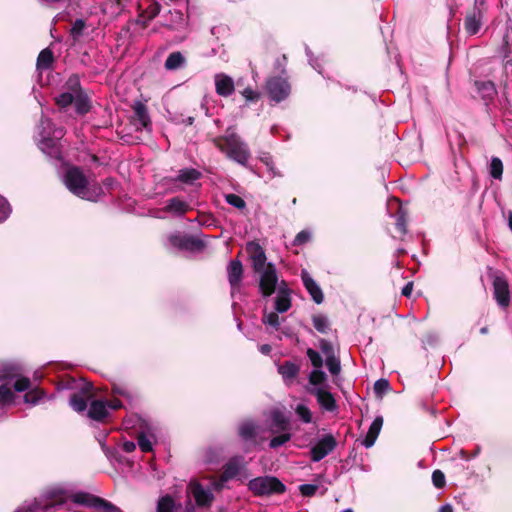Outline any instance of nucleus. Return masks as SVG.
<instances>
[{"label": "nucleus", "instance_id": "f257e3e1", "mask_svg": "<svg viewBox=\"0 0 512 512\" xmlns=\"http://www.w3.org/2000/svg\"><path fill=\"white\" fill-rule=\"evenodd\" d=\"M211 141L229 159L241 165H246L251 157L247 143L232 127L227 128L225 135L214 137Z\"/></svg>", "mask_w": 512, "mask_h": 512}, {"label": "nucleus", "instance_id": "f03ea898", "mask_svg": "<svg viewBox=\"0 0 512 512\" xmlns=\"http://www.w3.org/2000/svg\"><path fill=\"white\" fill-rule=\"evenodd\" d=\"M64 183L67 189L75 196L88 201H94L88 189L89 181L80 167L72 166L68 168L64 174Z\"/></svg>", "mask_w": 512, "mask_h": 512}, {"label": "nucleus", "instance_id": "7ed1b4c3", "mask_svg": "<svg viewBox=\"0 0 512 512\" xmlns=\"http://www.w3.org/2000/svg\"><path fill=\"white\" fill-rule=\"evenodd\" d=\"M248 489L257 497L281 495L286 492V486L274 476H260L249 481Z\"/></svg>", "mask_w": 512, "mask_h": 512}, {"label": "nucleus", "instance_id": "20e7f679", "mask_svg": "<svg viewBox=\"0 0 512 512\" xmlns=\"http://www.w3.org/2000/svg\"><path fill=\"white\" fill-rule=\"evenodd\" d=\"M71 500L75 504L93 508L99 512H123L112 502L88 492H77L71 496Z\"/></svg>", "mask_w": 512, "mask_h": 512}, {"label": "nucleus", "instance_id": "39448f33", "mask_svg": "<svg viewBox=\"0 0 512 512\" xmlns=\"http://www.w3.org/2000/svg\"><path fill=\"white\" fill-rule=\"evenodd\" d=\"M265 89L269 98L279 103L288 98L291 92V85L287 79L281 76H273L266 80Z\"/></svg>", "mask_w": 512, "mask_h": 512}, {"label": "nucleus", "instance_id": "423d86ee", "mask_svg": "<svg viewBox=\"0 0 512 512\" xmlns=\"http://www.w3.org/2000/svg\"><path fill=\"white\" fill-rule=\"evenodd\" d=\"M485 11V0H475L473 7L467 11L464 28L469 35H475L479 32Z\"/></svg>", "mask_w": 512, "mask_h": 512}, {"label": "nucleus", "instance_id": "0eeeda50", "mask_svg": "<svg viewBox=\"0 0 512 512\" xmlns=\"http://www.w3.org/2000/svg\"><path fill=\"white\" fill-rule=\"evenodd\" d=\"M493 295L497 304L501 308H507L510 305V289L506 277L502 274H493Z\"/></svg>", "mask_w": 512, "mask_h": 512}, {"label": "nucleus", "instance_id": "6e6552de", "mask_svg": "<svg viewBox=\"0 0 512 512\" xmlns=\"http://www.w3.org/2000/svg\"><path fill=\"white\" fill-rule=\"evenodd\" d=\"M260 273L259 289L264 297H269L274 294L278 282L275 265L268 263Z\"/></svg>", "mask_w": 512, "mask_h": 512}, {"label": "nucleus", "instance_id": "1a4fd4ad", "mask_svg": "<svg viewBox=\"0 0 512 512\" xmlns=\"http://www.w3.org/2000/svg\"><path fill=\"white\" fill-rule=\"evenodd\" d=\"M337 446V441L332 434L323 436L311 449L310 458L313 462H319L329 455Z\"/></svg>", "mask_w": 512, "mask_h": 512}, {"label": "nucleus", "instance_id": "9d476101", "mask_svg": "<svg viewBox=\"0 0 512 512\" xmlns=\"http://www.w3.org/2000/svg\"><path fill=\"white\" fill-rule=\"evenodd\" d=\"M246 252L249 255V259L252 262V268L254 272L260 273L266 268V253L263 247L255 241H250L246 244Z\"/></svg>", "mask_w": 512, "mask_h": 512}, {"label": "nucleus", "instance_id": "9b49d317", "mask_svg": "<svg viewBox=\"0 0 512 512\" xmlns=\"http://www.w3.org/2000/svg\"><path fill=\"white\" fill-rule=\"evenodd\" d=\"M169 242L172 246L187 251H199L205 246L202 240L189 235L173 234L169 237Z\"/></svg>", "mask_w": 512, "mask_h": 512}, {"label": "nucleus", "instance_id": "f8f14e48", "mask_svg": "<svg viewBox=\"0 0 512 512\" xmlns=\"http://www.w3.org/2000/svg\"><path fill=\"white\" fill-rule=\"evenodd\" d=\"M94 396L92 385H84L78 392H75L70 397V405L76 412H84L87 409V403Z\"/></svg>", "mask_w": 512, "mask_h": 512}, {"label": "nucleus", "instance_id": "ddd939ff", "mask_svg": "<svg viewBox=\"0 0 512 512\" xmlns=\"http://www.w3.org/2000/svg\"><path fill=\"white\" fill-rule=\"evenodd\" d=\"M243 275L244 268L242 262L238 258L231 260L227 266V277L232 291L240 288Z\"/></svg>", "mask_w": 512, "mask_h": 512}, {"label": "nucleus", "instance_id": "4468645a", "mask_svg": "<svg viewBox=\"0 0 512 512\" xmlns=\"http://www.w3.org/2000/svg\"><path fill=\"white\" fill-rule=\"evenodd\" d=\"M244 458L242 456H235L229 459V461L223 466V471L220 475L222 482H227L235 478L244 467Z\"/></svg>", "mask_w": 512, "mask_h": 512}, {"label": "nucleus", "instance_id": "2eb2a0df", "mask_svg": "<svg viewBox=\"0 0 512 512\" xmlns=\"http://www.w3.org/2000/svg\"><path fill=\"white\" fill-rule=\"evenodd\" d=\"M191 493L199 507H209L213 500L214 495L211 491L205 490L199 482L190 483Z\"/></svg>", "mask_w": 512, "mask_h": 512}, {"label": "nucleus", "instance_id": "dca6fc26", "mask_svg": "<svg viewBox=\"0 0 512 512\" xmlns=\"http://www.w3.org/2000/svg\"><path fill=\"white\" fill-rule=\"evenodd\" d=\"M312 395H314L317 399L318 404L326 411L333 412L337 410L338 405L332 393L323 389L317 388L310 391Z\"/></svg>", "mask_w": 512, "mask_h": 512}, {"label": "nucleus", "instance_id": "f3484780", "mask_svg": "<svg viewBox=\"0 0 512 512\" xmlns=\"http://www.w3.org/2000/svg\"><path fill=\"white\" fill-rule=\"evenodd\" d=\"M301 279L305 289L311 295L313 301L317 304H321L324 300L323 292L320 286L315 282V280L309 275V273L305 270L301 273Z\"/></svg>", "mask_w": 512, "mask_h": 512}, {"label": "nucleus", "instance_id": "a211bd4d", "mask_svg": "<svg viewBox=\"0 0 512 512\" xmlns=\"http://www.w3.org/2000/svg\"><path fill=\"white\" fill-rule=\"evenodd\" d=\"M291 305L290 289L287 287L286 282L283 281L275 299V309L278 313H284L291 308Z\"/></svg>", "mask_w": 512, "mask_h": 512}, {"label": "nucleus", "instance_id": "6ab92c4d", "mask_svg": "<svg viewBox=\"0 0 512 512\" xmlns=\"http://www.w3.org/2000/svg\"><path fill=\"white\" fill-rule=\"evenodd\" d=\"M190 210V205L180 197H173L168 199L166 206L163 208L165 213H170L175 216H183Z\"/></svg>", "mask_w": 512, "mask_h": 512}, {"label": "nucleus", "instance_id": "aec40b11", "mask_svg": "<svg viewBox=\"0 0 512 512\" xmlns=\"http://www.w3.org/2000/svg\"><path fill=\"white\" fill-rule=\"evenodd\" d=\"M109 415L107 402L103 400H92L87 412V416L98 422H103Z\"/></svg>", "mask_w": 512, "mask_h": 512}, {"label": "nucleus", "instance_id": "412c9836", "mask_svg": "<svg viewBox=\"0 0 512 512\" xmlns=\"http://www.w3.org/2000/svg\"><path fill=\"white\" fill-rule=\"evenodd\" d=\"M300 369V364L292 361H284L278 366V373L282 376L284 381L292 382L298 377Z\"/></svg>", "mask_w": 512, "mask_h": 512}, {"label": "nucleus", "instance_id": "4be33fe9", "mask_svg": "<svg viewBox=\"0 0 512 512\" xmlns=\"http://www.w3.org/2000/svg\"><path fill=\"white\" fill-rule=\"evenodd\" d=\"M215 86L217 94L223 97L230 96L235 89L233 79L224 74L216 76Z\"/></svg>", "mask_w": 512, "mask_h": 512}, {"label": "nucleus", "instance_id": "5701e85b", "mask_svg": "<svg viewBox=\"0 0 512 512\" xmlns=\"http://www.w3.org/2000/svg\"><path fill=\"white\" fill-rule=\"evenodd\" d=\"M382 425H383V418L381 416H378L373 420L364 440L362 441V444L366 448H370L374 445L376 439L379 436Z\"/></svg>", "mask_w": 512, "mask_h": 512}, {"label": "nucleus", "instance_id": "b1692460", "mask_svg": "<svg viewBox=\"0 0 512 512\" xmlns=\"http://www.w3.org/2000/svg\"><path fill=\"white\" fill-rule=\"evenodd\" d=\"M134 118L140 125L148 129L151 127V120L148 114L147 106L142 102H136L133 106Z\"/></svg>", "mask_w": 512, "mask_h": 512}, {"label": "nucleus", "instance_id": "393cba45", "mask_svg": "<svg viewBox=\"0 0 512 512\" xmlns=\"http://www.w3.org/2000/svg\"><path fill=\"white\" fill-rule=\"evenodd\" d=\"M271 420L277 431L286 432L290 430V419L279 409L271 412Z\"/></svg>", "mask_w": 512, "mask_h": 512}, {"label": "nucleus", "instance_id": "a878e982", "mask_svg": "<svg viewBox=\"0 0 512 512\" xmlns=\"http://www.w3.org/2000/svg\"><path fill=\"white\" fill-rule=\"evenodd\" d=\"M73 104L79 115H85L91 109V100L86 92L76 94Z\"/></svg>", "mask_w": 512, "mask_h": 512}, {"label": "nucleus", "instance_id": "bb28decb", "mask_svg": "<svg viewBox=\"0 0 512 512\" xmlns=\"http://www.w3.org/2000/svg\"><path fill=\"white\" fill-rule=\"evenodd\" d=\"M68 499L66 491L62 489H53L47 493L48 503L45 505V509L56 505L64 504Z\"/></svg>", "mask_w": 512, "mask_h": 512}, {"label": "nucleus", "instance_id": "cd10ccee", "mask_svg": "<svg viewBox=\"0 0 512 512\" xmlns=\"http://www.w3.org/2000/svg\"><path fill=\"white\" fill-rule=\"evenodd\" d=\"M18 375H20V368L18 365L12 362L0 361V381L12 379Z\"/></svg>", "mask_w": 512, "mask_h": 512}, {"label": "nucleus", "instance_id": "c85d7f7f", "mask_svg": "<svg viewBox=\"0 0 512 512\" xmlns=\"http://www.w3.org/2000/svg\"><path fill=\"white\" fill-rule=\"evenodd\" d=\"M54 60L52 50L50 48H45L37 57L36 67L38 70H47L52 67Z\"/></svg>", "mask_w": 512, "mask_h": 512}, {"label": "nucleus", "instance_id": "c756f323", "mask_svg": "<svg viewBox=\"0 0 512 512\" xmlns=\"http://www.w3.org/2000/svg\"><path fill=\"white\" fill-rule=\"evenodd\" d=\"M202 177V173L195 168H184L179 171V174L176 181L192 184L194 181L200 179Z\"/></svg>", "mask_w": 512, "mask_h": 512}, {"label": "nucleus", "instance_id": "7c9ffc66", "mask_svg": "<svg viewBox=\"0 0 512 512\" xmlns=\"http://www.w3.org/2000/svg\"><path fill=\"white\" fill-rule=\"evenodd\" d=\"M185 62V58L181 52L175 51L168 55L165 60L164 67L166 70H177L180 68Z\"/></svg>", "mask_w": 512, "mask_h": 512}, {"label": "nucleus", "instance_id": "2f4dec72", "mask_svg": "<svg viewBox=\"0 0 512 512\" xmlns=\"http://www.w3.org/2000/svg\"><path fill=\"white\" fill-rule=\"evenodd\" d=\"M407 222H408V213L402 207H399L395 213V226L397 231L401 235H405L407 233Z\"/></svg>", "mask_w": 512, "mask_h": 512}, {"label": "nucleus", "instance_id": "473e14b6", "mask_svg": "<svg viewBox=\"0 0 512 512\" xmlns=\"http://www.w3.org/2000/svg\"><path fill=\"white\" fill-rule=\"evenodd\" d=\"M257 435V427L253 422H244L239 427V436L245 441L254 440Z\"/></svg>", "mask_w": 512, "mask_h": 512}, {"label": "nucleus", "instance_id": "72a5a7b5", "mask_svg": "<svg viewBox=\"0 0 512 512\" xmlns=\"http://www.w3.org/2000/svg\"><path fill=\"white\" fill-rule=\"evenodd\" d=\"M175 507L176 505L173 497L167 494L159 498L156 512H174Z\"/></svg>", "mask_w": 512, "mask_h": 512}, {"label": "nucleus", "instance_id": "f704fd0d", "mask_svg": "<svg viewBox=\"0 0 512 512\" xmlns=\"http://www.w3.org/2000/svg\"><path fill=\"white\" fill-rule=\"evenodd\" d=\"M64 88L66 89V91H68L70 93H73L75 95L79 94V93H82V92H85L82 89L79 77L77 75H75V74L71 75L68 78V80L66 81V83L64 85Z\"/></svg>", "mask_w": 512, "mask_h": 512}, {"label": "nucleus", "instance_id": "c9c22d12", "mask_svg": "<svg viewBox=\"0 0 512 512\" xmlns=\"http://www.w3.org/2000/svg\"><path fill=\"white\" fill-rule=\"evenodd\" d=\"M489 173L492 178L500 180L503 174V163L498 157H492L489 167Z\"/></svg>", "mask_w": 512, "mask_h": 512}, {"label": "nucleus", "instance_id": "e433bc0d", "mask_svg": "<svg viewBox=\"0 0 512 512\" xmlns=\"http://www.w3.org/2000/svg\"><path fill=\"white\" fill-rule=\"evenodd\" d=\"M312 322H313V326L314 328L322 333V334H326L329 330V322H328V319L323 316V315H313L312 316Z\"/></svg>", "mask_w": 512, "mask_h": 512}, {"label": "nucleus", "instance_id": "4c0bfd02", "mask_svg": "<svg viewBox=\"0 0 512 512\" xmlns=\"http://www.w3.org/2000/svg\"><path fill=\"white\" fill-rule=\"evenodd\" d=\"M75 100V94L70 93L68 91H65L61 94H59L57 97H55L56 104L62 108L65 109L73 104Z\"/></svg>", "mask_w": 512, "mask_h": 512}, {"label": "nucleus", "instance_id": "58836bf2", "mask_svg": "<svg viewBox=\"0 0 512 512\" xmlns=\"http://www.w3.org/2000/svg\"><path fill=\"white\" fill-rule=\"evenodd\" d=\"M224 198H225V201L229 205H231L239 210H243L246 208V202L244 201V199L242 197H240L237 194L229 193V194H226L224 196Z\"/></svg>", "mask_w": 512, "mask_h": 512}, {"label": "nucleus", "instance_id": "ea45409f", "mask_svg": "<svg viewBox=\"0 0 512 512\" xmlns=\"http://www.w3.org/2000/svg\"><path fill=\"white\" fill-rule=\"evenodd\" d=\"M327 380V375L320 368L314 369L309 375V383L317 386L323 384Z\"/></svg>", "mask_w": 512, "mask_h": 512}, {"label": "nucleus", "instance_id": "a19ab883", "mask_svg": "<svg viewBox=\"0 0 512 512\" xmlns=\"http://www.w3.org/2000/svg\"><path fill=\"white\" fill-rule=\"evenodd\" d=\"M160 8L161 6L158 2H151L142 12L141 16L146 17L147 21H151L160 13Z\"/></svg>", "mask_w": 512, "mask_h": 512}, {"label": "nucleus", "instance_id": "79ce46f5", "mask_svg": "<svg viewBox=\"0 0 512 512\" xmlns=\"http://www.w3.org/2000/svg\"><path fill=\"white\" fill-rule=\"evenodd\" d=\"M291 437L292 435L288 431H286L278 436L273 437L270 440L269 447L272 449H276L290 441Z\"/></svg>", "mask_w": 512, "mask_h": 512}, {"label": "nucleus", "instance_id": "37998d69", "mask_svg": "<svg viewBox=\"0 0 512 512\" xmlns=\"http://www.w3.org/2000/svg\"><path fill=\"white\" fill-rule=\"evenodd\" d=\"M86 27V22L83 19H76L70 30V35L74 40H78Z\"/></svg>", "mask_w": 512, "mask_h": 512}, {"label": "nucleus", "instance_id": "c03bdc74", "mask_svg": "<svg viewBox=\"0 0 512 512\" xmlns=\"http://www.w3.org/2000/svg\"><path fill=\"white\" fill-rule=\"evenodd\" d=\"M14 399V394L10 387L6 384L0 386V404L5 405L12 402Z\"/></svg>", "mask_w": 512, "mask_h": 512}, {"label": "nucleus", "instance_id": "a18cd8bd", "mask_svg": "<svg viewBox=\"0 0 512 512\" xmlns=\"http://www.w3.org/2000/svg\"><path fill=\"white\" fill-rule=\"evenodd\" d=\"M295 412L304 423H310L312 421V413L307 406L298 404Z\"/></svg>", "mask_w": 512, "mask_h": 512}, {"label": "nucleus", "instance_id": "49530a36", "mask_svg": "<svg viewBox=\"0 0 512 512\" xmlns=\"http://www.w3.org/2000/svg\"><path fill=\"white\" fill-rule=\"evenodd\" d=\"M306 355L315 369L321 368L323 366V359L316 350L308 348L306 351Z\"/></svg>", "mask_w": 512, "mask_h": 512}, {"label": "nucleus", "instance_id": "de8ad7c7", "mask_svg": "<svg viewBox=\"0 0 512 512\" xmlns=\"http://www.w3.org/2000/svg\"><path fill=\"white\" fill-rule=\"evenodd\" d=\"M319 347H320L321 352L325 355L326 359L336 356L334 347H333L332 343L329 342L328 340L321 338L319 340Z\"/></svg>", "mask_w": 512, "mask_h": 512}, {"label": "nucleus", "instance_id": "09e8293b", "mask_svg": "<svg viewBox=\"0 0 512 512\" xmlns=\"http://www.w3.org/2000/svg\"><path fill=\"white\" fill-rule=\"evenodd\" d=\"M326 366L332 375H338L341 372V362L337 356L326 359Z\"/></svg>", "mask_w": 512, "mask_h": 512}, {"label": "nucleus", "instance_id": "8fccbe9b", "mask_svg": "<svg viewBox=\"0 0 512 512\" xmlns=\"http://www.w3.org/2000/svg\"><path fill=\"white\" fill-rule=\"evenodd\" d=\"M43 391L40 389H33L26 392L24 401L30 404H36L43 396Z\"/></svg>", "mask_w": 512, "mask_h": 512}, {"label": "nucleus", "instance_id": "3c124183", "mask_svg": "<svg viewBox=\"0 0 512 512\" xmlns=\"http://www.w3.org/2000/svg\"><path fill=\"white\" fill-rule=\"evenodd\" d=\"M319 489L316 484H302L299 486V491L303 497H313Z\"/></svg>", "mask_w": 512, "mask_h": 512}, {"label": "nucleus", "instance_id": "603ef678", "mask_svg": "<svg viewBox=\"0 0 512 512\" xmlns=\"http://www.w3.org/2000/svg\"><path fill=\"white\" fill-rule=\"evenodd\" d=\"M311 239V233L308 230L300 231L293 240L294 246H302L308 243Z\"/></svg>", "mask_w": 512, "mask_h": 512}, {"label": "nucleus", "instance_id": "864d4df0", "mask_svg": "<svg viewBox=\"0 0 512 512\" xmlns=\"http://www.w3.org/2000/svg\"><path fill=\"white\" fill-rule=\"evenodd\" d=\"M432 482L436 488H438V489L443 488L446 484L444 473L439 469L434 470L432 473Z\"/></svg>", "mask_w": 512, "mask_h": 512}, {"label": "nucleus", "instance_id": "5fc2aeb1", "mask_svg": "<svg viewBox=\"0 0 512 512\" xmlns=\"http://www.w3.org/2000/svg\"><path fill=\"white\" fill-rule=\"evenodd\" d=\"M389 389H390V384H389V381L386 379L381 378L374 383V392L378 396H381L382 394L387 392Z\"/></svg>", "mask_w": 512, "mask_h": 512}, {"label": "nucleus", "instance_id": "6e6d98bb", "mask_svg": "<svg viewBox=\"0 0 512 512\" xmlns=\"http://www.w3.org/2000/svg\"><path fill=\"white\" fill-rule=\"evenodd\" d=\"M137 440H138V446L140 447L142 452L147 453V452L152 451V443L144 433H140L138 435Z\"/></svg>", "mask_w": 512, "mask_h": 512}, {"label": "nucleus", "instance_id": "4d7b16f0", "mask_svg": "<svg viewBox=\"0 0 512 512\" xmlns=\"http://www.w3.org/2000/svg\"><path fill=\"white\" fill-rule=\"evenodd\" d=\"M30 379L27 377L18 378L14 383V389L17 392H23L30 388Z\"/></svg>", "mask_w": 512, "mask_h": 512}, {"label": "nucleus", "instance_id": "13d9d810", "mask_svg": "<svg viewBox=\"0 0 512 512\" xmlns=\"http://www.w3.org/2000/svg\"><path fill=\"white\" fill-rule=\"evenodd\" d=\"M263 322L269 324L270 326L278 329L280 326L279 316L276 312H271L269 314H265L263 317Z\"/></svg>", "mask_w": 512, "mask_h": 512}, {"label": "nucleus", "instance_id": "bf43d9fd", "mask_svg": "<svg viewBox=\"0 0 512 512\" xmlns=\"http://www.w3.org/2000/svg\"><path fill=\"white\" fill-rule=\"evenodd\" d=\"M242 95L244 96V98L247 101H250V102H256L260 98V94L250 87L244 89V91L242 92Z\"/></svg>", "mask_w": 512, "mask_h": 512}, {"label": "nucleus", "instance_id": "052dcab7", "mask_svg": "<svg viewBox=\"0 0 512 512\" xmlns=\"http://www.w3.org/2000/svg\"><path fill=\"white\" fill-rule=\"evenodd\" d=\"M476 85L478 86V89L484 91L487 96H492L493 94H495L494 85L490 81L481 83L477 82Z\"/></svg>", "mask_w": 512, "mask_h": 512}, {"label": "nucleus", "instance_id": "680f3d73", "mask_svg": "<svg viewBox=\"0 0 512 512\" xmlns=\"http://www.w3.org/2000/svg\"><path fill=\"white\" fill-rule=\"evenodd\" d=\"M11 209L9 204L6 202V200L2 197H0V220H5Z\"/></svg>", "mask_w": 512, "mask_h": 512}, {"label": "nucleus", "instance_id": "e2e57ef3", "mask_svg": "<svg viewBox=\"0 0 512 512\" xmlns=\"http://www.w3.org/2000/svg\"><path fill=\"white\" fill-rule=\"evenodd\" d=\"M122 449L126 453H131L136 449V444L133 441H125L122 444Z\"/></svg>", "mask_w": 512, "mask_h": 512}, {"label": "nucleus", "instance_id": "0e129e2a", "mask_svg": "<svg viewBox=\"0 0 512 512\" xmlns=\"http://www.w3.org/2000/svg\"><path fill=\"white\" fill-rule=\"evenodd\" d=\"M286 61H287V57H286V55H282V57H281V58H278V59L276 60V67H277V69H280V72H281L282 74H283V73H285V68H284V66H285V64H286Z\"/></svg>", "mask_w": 512, "mask_h": 512}, {"label": "nucleus", "instance_id": "69168bd1", "mask_svg": "<svg viewBox=\"0 0 512 512\" xmlns=\"http://www.w3.org/2000/svg\"><path fill=\"white\" fill-rule=\"evenodd\" d=\"M40 3L48 5V6H54L57 4H63V3H69L72 0H38Z\"/></svg>", "mask_w": 512, "mask_h": 512}, {"label": "nucleus", "instance_id": "338daca9", "mask_svg": "<svg viewBox=\"0 0 512 512\" xmlns=\"http://www.w3.org/2000/svg\"><path fill=\"white\" fill-rule=\"evenodd\" d=\"M412 290H413V283H412V282H409V283H407V284L403 287V289H402V291H401V294H402L403 296H405V297H410V296H411V294H412Z\"/></svg>", "mask_w": 512, "mask_h": 512}, {"label": "nucleus", "instance_id": "774afa93", "mask_svg": "<svg viewBox=\"0 0 512 512\" xmlns=\"http://www.w3.org/2000/svg\"><path fill=\"white\" fill-rule=\"evenodd\" d=\"M109 405L110 408L114 409V410H117L119 408L122 407V403L120 400L118 399H115L113 401H110L109 403H107Z\"/></svg>", "mask_w": 512, "mask_h": 512}]
</instances>
